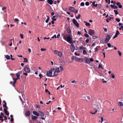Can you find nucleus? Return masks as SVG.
<instances>
[{
    "label": "nucleus",
    "mask_w": 123,
    "mask_h": 123,
    "mask_svg": "<svg viewBox=\"0 0 123 123\" xmlns=\"http://www.w3.org/2000/svg\"><path fill=\"white\" fill-rule=\"evenodd\" d=\"M66 39L67 41L68 42L71 43H72V38L71 37L70 35H68V36L67 37Z\"/></svg>",
    "instance_id": "obj_1"
},
{
    "label": "nucleus",
    "mask_w": 123,
    "mask_h": 123,
    "mask_svg": "<svg viewBox=\"0 0 123 123\" xmlns=\"http://www.w3.org/2000/svg\"><path fill=\"white\" fill-rule=\"evenodd\" d=\"M94 31L91 29L89 30V34L91 36H93L95 34Z\"/></svg>",
    "instance_id": "obj_2"
},
{
    "label": "nucleus",
    "mask_w": 123,
    "mask_h": 123,
    "mask_svg": "<svg viewBox=\"0 0 123 123\" xmlns=\"http://www.w3.org/2000/svg\"><path fill=\"white\" fill-rule=\"evenodd\" d=\"M111 38L110 36L109 35H108L106 37V38L105 42V43H107L109 42Z\"/></svg>",
    "instance_id": "obj_3"
},
{
    "label": "nucleus",
    "mask_w": 123,
    "mask_h": 123,
    "mask_svg": "<svg viewBox=\"0 0 123 123\" xmlns=\"http://www.w3.org/2000/svg\"><path fill=\"white\" fill-rule=\"evenodd\" d=\"M24 71L27 73H29L30 72V69L27 67H26L24 68Z\"/></svg>",
    "instance_id": "obj_4"
},
{
    "label": "nucleus",
    "mask_w": 123,
    "mask_h": 123,
    "mask_svg": "<svg viewBox=\"0 0 123 123\" xmlns=\"http://www.w3.org/2000/svg\"><path fill=\"white\" fill-rule=\"evenodd\" d=\"M52 72L51 71H49L47 72L46 73V75L48 76L49 77H53L52 75L51 74H52Z\"/></svg>",
    "instance_id": "obj_5"
},
{
    "label": "nucleus",
    "mask_w": 123,
    "mask_h": 123,
    "mask_svg": "<svg viewBox=\"0 0 123 123\" xmlns=\"http://www.w3.org/2000/svg\"><path fill=\"white\" fill-rule=\"evenodd\" d=\"M69 9L71 12H75V13H77V10H76L74 7H71L69 8Z\"/></svg>",
    "instance_id": "obj_6"
},
{
    "label": "nucleus",
    "mask_w": 123,
    "mask_h": 123,
    "mask_svg": "<svg viewBox=\"0 0 123 123\" xmlns=\"http://www.w3.org/2000/svg\"><path fill=\"white\" fill-rule=\"evenodd\" d=\"M50 71H52H52L54 72V75L53 76V77L57 76L58 75V74H55V69L54 68H52L51 69V70H50Z\"/></svg>",
    "instance_id": "obj_7"
},
{
    "label": "nucleus",
    "mask_w": 123,
    "mask_h": 123,
    "mask_svg": "<svg viewBox=\"0 0 123 123\" xmlns=\"http://www.w3.org/2000/svg\"><path fill=\"white\" fill-rule=\"evenodd\" d=\"M66 31L68 35H70L71 34V31L70 30V28L68 27V28L67 29Z\"/></svg>",
    "instance_id": "obj_8"
},
{
    "label": "nucleus",
    "mask_w": 123,
    "mask_h": 123,
    "mask_svg": "<svg viewBox=\"0 0 123 123\" xmlns=\"http://www.w3.org/2000/svg\"><path fill=\"white\" fill-rule=\"evenodd\" d=\"M120 34V33L119 31L118 30L117 31L115 35L113 37V39H114L117 37L118 34Z\"/></svg>",
    "instance_id": "obj_9"
},
{
    "label": "nucleus",
    "mask_w": 123,
    "mask_h": 123,
    "mask_svg": "<svg viewBox=\"0 0 123 123\" xmlns=\"http://www.w3.org/2000/svg\"><path fill=\"white\" fill-rule=\"evenodd\" d=\"M38 113L39 115L42 117H43L44 116V114L41 111H39Z\"/></svg>",
    "instance_id": "obj_10"
},
{
    "label": "nucleus",
    "mask_w": 123,
    "mask_h": 123,
    "mask_svg": "<svg viewBox=\"0 0 123 123\" xmlns=\"http://www.w3.org/2000/svg\"><path fill=\"white\" fill-rule=\"evenodd\" d=\"M5 114L7 116L9 115V113L8 111L6 109L4 108V109Z\"/></svg>",
    "instance_id": "obj_11"
},
{
    "label": "nucleus",
    "mask_w": 123,
    "mask_h": 123,
    "mask_svg": "<svg viewBox=\"0 0 123 123\" xmlns=\"http://www.w3.org/2000/svg\"><path fill=\"white\" fill-rule=\"evenodd\" d=\"M111 6V7L113 8L114 9H117L118 8V7L117 6H116V5L115 4L112 5V4H111L110 5Z\"/></svg>",
    "instance_id": "obj_12"
},
{
    "label": "nucleus",
    "mask_w": 123,
    "mask_h": 123,
    "mask_svg": "<svg viewBox=\"0 0 123 123\" xmlns=\"http://www.w3.org/2000/svg\"><path fill=\"white\" fill-rule=\"evenodd\" d=\"M30 115V113L29 111H28L25 113V115L26 117L29 116Z\"/></svg>",
    "instance_id": "obj_13"
},
{
    "label": "nucleus",
    "mask_w": 123,
    "mask_h": 123,
    "mask_svg": "<svg viewBox=\"0 0 123 123\" xmlns=\"http://www.w3.org/2000/svg\"><path fill=\"white\" fill-rule=\"evenodd\" d=\"M47 2L50 5L52 4L53 3L52 0H47Z\"/></svg>",
    "instance_id": "obj_14"
},
{
    "label": "nucleus",
    "mask_w": 123,
    "mask_h": 123,
    "mask_svg": "<svg viewBox=\"0 0 123 123\" xmlns=\"http://www.w3.org/2000/svg\"><path fill=\"white\" fill-rule=\"evenodd\" d=\"M32 112L34 115L37 116V117H38L39 116V113H38L37 112L33 111Z\"/></svg>",
    "instance_id": "obj_15"
},
{
    "label": "nucleus",
    "mask_w": 123,
    "mask_h": 123,
    "mask_svg": "<svg viewBox=\"0 0 123 123\" xmlns=\"http://www.w3.org/2000/svg\"><path fill=\"white\" fill-rule=\"evenodd\" d=\"M31 118L33 120L35 121L36 119L37 118V117L33 115L31 116Z\"/></svg>",
    "instance_id": "obj_16"
},
{
    "label": "nucleus",
    "mask_w": 123,
    "mask_h": 123,
    "mask_svg": "<svg viewBox=\"0 0 123 123\" xmlns=\"http://www.w3.org/2000/svg\"><path fill=\"white\" fill-rule=\"evenodd\" d=\"M72 21L75 25L77 26V21L75 19H73L72 20Z\"/></svg>",
    "instance_id": "obj_17"
},
{
    "label": "nucleus",
    "mask_w": 123,
    "mask_h": 123,
    "mask_svg": "<svg viewBox=\"0 0 123 123\" xmlns=\"http://www.w3.org/2000/svg\"><path fill=\"white\" fill-rule=\"evenodd\" d=\"M13 80H14V82H13V86H14L15 83L16 82V81L17 80L16 79V78H12Z\"/></svg>",
    "instance_id": "obj_18"
},
{
    "label": "nucleus",
    "mask_w": 123,
    "mask_h": 123,
    "mask_svg": "<svg viewBox=\"0 0 123 123\" xmlns=\"http://www.w3.org/2000/svg\"><path fill=\"white\" fill-rule=\"evenodd\" d=\"M75 48L74 45H72V46L71 47V49L72 52H73Z\"/></svg>",
    "instance_id": "obj_19"
},
{
    "label": "nucleus",
    "mask_w": 123,
    "mask_h": 123,
    "mask_svg": "<svg viewBox=\"0 0 123 123\" xmlns=\"http://www.w3.org/2000/svg\"><path fill=\"white\" fill-rule=\"evenodd\" d=\"M3 102H5V104L4 105H3V106L4 107V108H5L6 109H7L8 108V107H7V106L6 105V102L4 100L3 101Z\"/></svg>",
    "instance_id": "obj_20"
},
{
    "label": "nucleus",
    "mask_w": 123,
    "mask_h": 123,
    "mask_svg": "<svg viewBox=\"0 0 123 123\" xmlns=\"http://www.w3.org/2000/svg\"><path fill=\"white\" fill-rule=\"evenodd\" d=\"M59 68L58 67H56L55 68V72H57V73H58L60 72V71L59 70Z\"/></svg>",
    "instance_id": "obj_21"
},
{
    "label": "nucleus",
    "mask_w": 123,
    "mask_h": 123,
    "mask_svg": "<svg viewBox=\"0 0 123 123\" xmlns=\"http://www.w3.org/2000/svg\"><path fill=\"white\" fill-rule=\"evenodd\" d=\"M84 23H86V25L87 26H90L91 24L89 23H88L86 21H84Z\"/></svg>",
    "instance_id": "obj_22"
},
{
    "label": "nucleus",
    "mask_w": 123,
    "mask_h": 123,
    "mask_svg": "<svg viewBox=\"0 0 123 123\" xmlns=\"http://www.w3.org/2000/svg\"><path fill=\"white\" fill-rule=\"evenodd\" d=\"M77 60L79 61V62H82L83 61V58H77Z\"/></svg>",
    "instance_id": "obj_23"
},
{
    "label": "nucleus",
    "mask_w": 123,
    "mask_h": 123,
    "mask_svg": "<svg viewBox=\"0 0 123 123\" xmlns=\"http://www.w3.org/2000/svg\"><path fill=\"white\" fill-rule=\"evenodd\" d=\"M58 52L57 55L59 57H61L62 55V53L61 52L59 51H58Z\"/></svg>",
    "instance_id": "obj_24"
},
{
    "label": "nucleus",
    "mask_w": 123,
    "mask_h": 123,
    "mask_svg": "<svg viewBox=\"0 0 123 123\" xmlns=\"http://www.w3.org/2000/svg\"><path fill=\"white\" fill-rule=\"evenodd\" d=\"M102 7V5L100 4H98L97 8L98 9H100Z\"/></svg>",
    "instance_id": "obj_25"
},
{
    "label": "nucleus",
    "mask_w": 123,
    "mask_h": 123,
    "mask_svg": "<svg viewBox=\"0 0 123 123\" xmlns=\"http://www.w3.org/2000/svg\"><path fill=\"white\" fill-rule=\"evenodd\" d=\"M71 59L73 60H76L77 59V58L76 56H73L71 58Z\"/></svg>",
    "instance_id": "obj_26"
},
{
    "label": "nucleus",
    "mask_w": 123,
    "mask_h": 123,
    "mask_svg": "<svg viewBox=\"0 0 123 123\" xmlns=\"http://www.w3.org/2000/svg\"><path fill=\"white\" fill-rule=\"evenodd\" d=\"M86 62L87 64H89L90 63V61L88 58H87L86 60Z\"/></svg>",
    "instance_id": "obj_27"
},
{
    "label": "nucleus",
    "mask_w": 123,
    "mask_h": 123,
    "mask_svg": "<svg viewBox=\"0 0 123 123\" xmlns=\"http://www.w3.org/2000/svg\"><path fill=\"white\" fill-rule=\"evenodd\" d=\"M5 57L7 60H9L10 59V56L9 55H5Z\"/></svg>",
    "instance_id": "obj_28"
},
{
    "label": "nucleus",
    "mask_w": 123,
    "mask_h": 123,
    "mask_svg": "<svg viewBox=\"0 0 123 123\" xmlns=\"http://www.w3.org/2000/svg\"><path fill=\"white\" fill-rule=\"evenodd\" d=\"M47 18L45 22L46 23H48V22L49 19V17L48 16H47Z\"/></svg>",
    "instance_id": "obj_29"
},
{
    "label": "nucleus",
    "mask_w": 123,
    "mask_h": 123,
    "mask_svg": "<svg viewBox=\"0 0 123 123\" xmlns=\"http://www.w3.org/2000/svg\"><path fill=\"white\" fill-rule=\"evenodd\" d=\"M80 49H86L85 47H84L82 46H81L80 47Z\"/></svg>",
    "instance_id": "obj_30"
},
{
    "label": "nucleus",
    "mask_w": 123,
    "mask_h": 123,
    "mask_svg": "<svg viewBox=\"0 0 123 123\" xmlns=\"http://www.w3.org/2000/svg\"><path fill=\"white\" fill-rule=\"evenodd\" d=\"M55 16H53L52 17V18L51 19H52L54 21H55L56 20V18H54L55 17Z\"/></svg>",
    "instance_id": "obj_31"
},
{
    "label": "nucleus",
    "mask_w": 123,
    "mask_h": 123,
    "mask_svg": "<svg viewBox=\"0 0 123 123\" xmlns=\"http://www.w3.org/2000/svg\"><path fill=\"white\" fill-rule=\"evenodd\" d=\"M87 54V52L86 50H84L83 51V54L84 55H86Z\"/></svg>",
    "instance_id": "obj_32"
},
{
    "label": "nucleus",
    "mask_w": 123,
    "mask_h": 123,
    "mask_svg": "<svg viewBox=\"0 0 123 123\" xmlns=\"http://www.w3.org/2000/svg\"><path fill=\"white\" fill-rule=\"evenodd\" d=\"M119 105L121 106H122L123 105V104L122 102H119Z\"/></svg>",
    "instance_id": "obj_33"
},
{
    "label": "nucleus",
    "mask_w": 123,
    "mask_h": 123,
    "mask_svg": "<svg viewBox=\"0 0 123 123\" xmlns=\"http://www.w3.org/2000/svg\"><path fill=\"white\" fill-rule=\"evenodd\" d=\"M45 112V115H46L47 116H48L49 115V113L48 111H46Z\"/></svg>",
    "instance_id": "obj_34"
},
{
    "label": "nucleus",
    "mask_w": 123,
    "mask_h": 123,
    "mask_svg": "<svg viewBox=\"0 0 123 123\" xmlns=\"http://www.w3.org/2000/svg\"><path fill=\"white\" fill-rule=\"evenodd\" d=\"M84 36L85 37H89V35L88 34H87L86 33L85 34Z\"/></svg>",
    "instance_id": "obj_35"
},
{
    "label": "nucleus",
    "mask_w": 123,
    "mask_h": 123,
    "mask_svg": "<svg viewBox=\"0 0 123 123\" xmlns=\"http://www.w3.org/2000/svg\"><path fill=\"white\" fill-rule=\"evenodd\" d=\"M19 73H17L16 74V75L17 76V77H20V74H19Z\"/></svg>",
    "instance_id": "obj_36"
},
{
    "label": "nucleus",
    "mask_w": 123,
    "mask_h": 123,
    "mask_svg": "<svg viewBox=\"0 0 123 123\" xmlns=\"http://www.w3.org/2000/svg\"><path fill=\"white\" fill-rule=\"evenodd\" d=\"M24 62H26L28 61V60L26 58H24Z\"/></svg>",
    "instance_id": "obj_37"
},
{
    "label": "nucleus",
    "mask_w": 123,
    "mask_h": 123,
    "mask_svg": "<svg viewBox=\"0 0 123 123\" xmlns=\"http://www.w3.org/2000/svg\"><path fill=\"white\" fill-rule=\"evenodd\" d=\"M114 11L116 15H117L118 14V12L117 10H114Z\"/></svg>",
    "instance_id": "obj_38"
},
{
    "label": "nucleus",
    "mask_w": 123,
    "mask_h": 123,
    "mask_svg": "<svg viewBox=\"0 0 123 123\" xmlns=\"http://www.w3.org/2000/svg\"><path fill=\"white\" fill-rule=\"evenodd\" d=\"M98 68H101L102 69H104V68H103L102 66L100 64L99 65Z\"/></svg>",
    "instance_id": "obj_39"
},
{
    "label": "nucleus",
    "mask_w": 123,
    "mask_h": 123,
    "mask_svg": "<svg viewBox=\"0 0 123 123\" xmlns=\"http://www.w3.org/2000/svg\"><path fill=\"white\" fill-rule=\"evenodd\" d=\"M116 20L118 22H119L120 21V19L117 18L116 19Z\"/></svg>",
    "instance_id": "obj_40"
},
{
    "label": "nucleus",
    "mask_w": 123,
    "mask_h": 123,
    "mask_svg": "<svg viewBox=\"0 0 123 123\" xmlns=\"http://www.w3.org/2000/svg\"><path fill=\"white\" fill-rule=\"evenodd\" d=\"M39 76L40 77L39 79H41V78L43 76V75L41 74H39Z\"/></svg>",
    "instance_id": "obj_41"
},
{
    "label": "nucleus",
    "mask_w": 123,
    "mask_h": 123,
    "mask_svg": "<svg viewBox=\"0 0 123 123\" xmlns=\"http://www.w3.org/2000/svg\"><path fill=\"white\" fill-rule=\"evenodd\" d=\"M85 5L86 6H88L89 5V3L88 2H86Z\"/></svg>",
    "instance_id": "obj_42"
},
{
    "label": "nucleus",
    "mask_w": 123,
    "mask_h": 123,
    "mask_svg": "<svg viewBox=\"0 0 123 123\" xmlns=\"http://www.w3.org/2000/svg\"><path fill=\"white\" fill-rule=\"evenodd\" d=\"M87 99L88 100H90L91 99V98L89 96H87Z\"/></svg>",
    "instance_id": "obj_43"
},
{
    "label": "nucleus",
    "mask_w": 123,
    "mask_h": 123,
    "mask_svg": "<svg viewBox=\"0 0 123 123\" xmlns=\"http://www.w3.org/2000/svg\"><path fill=\"white\" fill-rule=\"evenodd\" d=\"M107 45L108 46V47H111V44L110 43H108L107 44Z\"/></svg>",
    "instance_id": "obj_44"
},
{
    "label": "nucleus",
    "mask_w": 123,
    "mask_h": 123,
    "mask_svg": "<svg viewBox=\"0 0 123 123\" xmlns=\"http://www.w3.org/2000/svg\"><path fill=\"white\" fill-rule=\"evenodd\" d=\"M71 82L72 83L76 84V81L75 80H73Z\"/></svg>",
    "instance_id": "obj_45"
},
{
    "label": "nucleus",
    "mask_w": 123,
    "mask_h": 123,
    "mask_svg": "<svg viewBox=\"0 0 123 123\" xmlns=\"http://www.w3.org/2000/svg\"><path fill=\"white\" fill-rule=\"evenodd\" d=\"M80 5L82 6H84L85 5L84 3V2H82L80 3Z\"/></svg>",
    "instance_id": "obj_46"
},
{
    "label": "nucleus",
    "mask_w": 123,
    "mask_h": 123,
    "mask_svg": "<svg viewBox=\"0 0 123 123\" xmlns=\"http://www.w3.org/2000/svg\"><path fill=\"white\" fill-rule=\"evenodd\" d=\"M118 54H119V55L120 56H121L122 55V53L119 50L118 51Z\"/></svg>",
    "instance_id": "obj_47"
},
{
    "label": "nucleus",
    "mask_w": 123,
    "mask_h": 123,
    "mask_svg": "<svg viewBox=\"0 0 123 123\" xmlns=\"http://www.w3.org/2000/svg\"><path fill=\"white\" fill-rule=\"evenodd\" d=\"M59 68H60V69H61V71H62V70H63V67H62L60 66L59 67Z\"/></svg>",
    "instance_id": "obj_48"
},
{
    "label": "nucleus",
    "mask_w": 123,
    "mask_h": 123,
    "mask_svg": "<svg viewBox=\"0 0 123 123\" xmlns=\"http://www.w3.org/2000/svg\"><path fill=\"white\" fill-rule=\"evenodd\" d=\"M14 21H15V22H18L19 21L18 20L17 18H15L14 19Z\"/></svg>",
    "instance_id": "obj_49"
},
{
    "label": "nucleus",
    "mask_w": 123,
    "mask_h": 123,
    "mask_svg": "<svg viewBox=\"0 0 123 123\" xmlns=\"http://www.w3.org/2000/svg\"><path fill=\"white\" fill-rule=\"evenodd\" d=\"M10 56H11V59L12 60H14V58H12V55H10Z\"/></svg>",
    "instance_id": "obj_50"
},
{
    "label": "nucleus",
    "mask_w": 123,
    "mask_h": 123,
    "mask_svg": "<svg viewBox=\"0 0 123 123\" xmlns=\"http://www.w3.org/2000/svg\"><path fill=\"white\" fill-rule=\"evenodd\" d=\"M58 51L57 50H56L54 51V53H55V54H57L58 53Z\"/></svg>",
    "instance_id": "obj_51"
},
{
    "label": "nucleus",
    "mask_w": 123,
    "mask_h": 123,
    "mask_svg": "<svg viewBox=\"0 0 123 123\" xmlns=\"http://www.w3.org/2000/svg\"><path fill=\"white\" fill-rule=\"evenodd\" d=\"M36 106L37 108L39 109L40 108V106L38 105H36Z\"/></svg>",
    "instance_id": "obj_52"
},
{
    "label": "nucleus",
    "mask_w": 123,
    "mask_h": 123,
    "mask_svg": "<svg viewBox=\"0 0 123 123\" xmlns=\"http://www.w3.org/2000/svg\"><path fill=\"white\" fill-rule=\"evenodd\" d=\"M4 120H7V117H6V116H4Z\"/></svg>",
    "instance_id": "obj_53"
},
{
    "label": "nucleus",
    "mask_w": 123,
    "mask_h": 123,
    "mask_svg": "<svg viewBox=\"0 0 123 123\" xmlns=\"http://www.w3.org/2000/svg\"><path fill=\"white\" fill-rule=\"evenodd\" d=\"M40 50L42 51H44L46 50V49H45L42 48Z\"/></svg>",
    "instance_id": "obj_54"
},
{
    "label": "nucleus",
    "mask_w": 123,
    "mask_h": 123,
    "mask_svg": "<svg viewBox=\"0 0 123 123\" xmlns=\"http://www.w3.org/2000/svg\"><path fill=\"white\" fill-rule=\"evenodd\" d=\"M54 37H55V38H57V37H56V35H54V36H52V38H54Z\"/></svg>",
    "instance_id": "obj_55"
},
{
    "label": "nucleus",
    "mask_w": 123,
    "mask_h": 123,
    "mask_svg": "<svg viewBox=\"0 0 123 123\" xmlns=\"http://www.w3.org/2000/svg\"><path fill=\"white\" fill-rule=\"evenodd\" d=\"M121 29H122V30H123V26H121L119 28L120 30H121Z\"/></svg>",
    "instance_id": "obj_56"
},
{
    "label": "nucleus",
    "mask_w": 123,
    "mask_h": 123,
    "mask_svg": "<svg viewBox=\"0 0 123 123\" xmlns=\"http://www.w3.org/2000/svg\"><path fill=\"white\" fill-rule=\"evenodd\" d=\"M0 116H2L4 117V114L2 112H1L0 113Z\"/></svg>",
    "instance_id": "obj_57"
},
{
    "label": "nucleus",
    "mask_w": 123,
    "mask_h": 123,
    "mask_svg": "<svg viewBox=\"0 0 123 123\" xmlns=\"http://www.w3.org/2000/svg\"><path fill=\"white\" fill-rule=\"evenodd\" d=\"M92 37L93 39H95L97 38V37L96 36H93Z\"/></svg>",
    "instance_id": "obj_58"
},
{
    "label": "nucleus",
    "mask_w": 123,
    "mask_h": 123,
    "mask_svg": "<svg viewBox=\"0 0 123 123\" xmlns=\"http://www.w3.org/2000/svg\"><path fill=\"white\" fill-rule=\"evenodd\" d=\"M20 36L21 38L23 39V36L22 34H20Z\"/></svg>",
    "instance_id": "obj_59"
},
{
    "label": "nucleus",
    "mask_w": 123,
    "mask_h": 123,
    "mask_svg": "<svg viewBox=\"0 0 123 123\" xmlns=\"http://www.w3.org/2000/svg\"><path fill=\"white\" fill-rule=\"evenodd\" d=\"M102 81L103 82V83H106L107 82V81L105 80L104 79H102Z\"/></svg>",
    "instance_id": "obj_60"
},
{
    "label": "nucleus",
    "mask_w": 123,
    "mask_h": 123,
    "mask_svg": "<svg viewBox=\"0 0 123 123\" xmlns=\"http://www.w3.org/2000/svg\"><path fill=\"white\" fill-rule=\"evenodd\" d=\"M118 6L120 8H121L122 7V5L121 4L119 5Z\"/></svg>",
    "instance_id": "obj_61"
},
{
    "label": "nucleus",
    "mask_w": 123,
    "mask_h": 123,
    "mask_svg": "<svg viewBox=\"0 0 123 123\" xmlns=\"http://www.w3.org/2000/svg\"><path fill=\"white\" fill-rule=\"evenodd\" d=\"M81 17V15L80 14H79L78 15V16H77V19H79Z\"/></svg>",
    "instance_id": "obj_62"
},
{
    "label": "nucleus",
    "mask_w": 123,
    "mask_h": 123,
    "mask_svg": "<svg viewBox=\"0 0 123 123\" xmlns=\"http://www.w3.org/2000/svg\"><path fill=\"white\" fill-rule=\"evenodd\" d=\"M90 60L91 62H92L94 60L92 58H91L90 59Z\"/></svg>",
    "instance_id": "obj_63"
},
{
    "label": "nucleus",
    "mask_w": 123,
    "mask_h": 123,
    "mask_svg": "<svg viewBox=\"0 0 123 123\" xmlns=\"http://www.w3.org/2000/svg\"><path fill=\"white\" fill-rule=\"evenodd\" d=\"M6 7H3L2 8V10H4V9H6Z\"/></svg>",
    "instance_id": "obj_64"
}]
</instances>
